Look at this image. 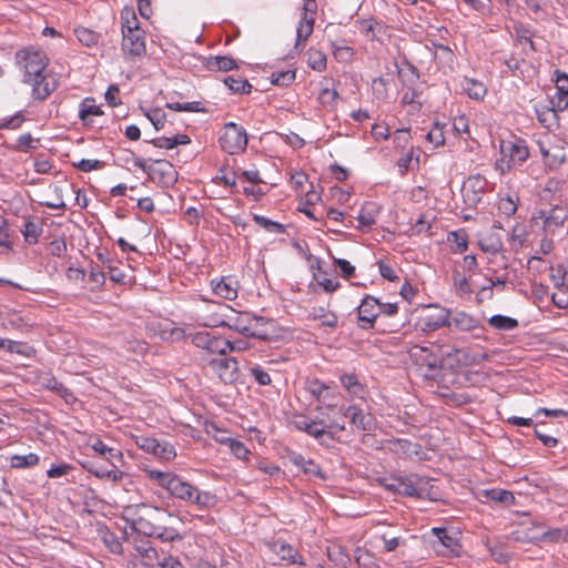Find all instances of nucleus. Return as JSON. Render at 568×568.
<instances>
[{"instance_id": "obj_43", "label": "nucleus", "mask_w": 568, "mask_h": 568, "mask_svg": "<svg viewBox=\"0 0 568 568\" xmlns=\"http://www.w3.org/2000/svg\"><path fill=\"white\" fill-rule=\"evenodd\" d=\"M0 348L6 349L9 353H16L20 355H28L30 347L21 342H14L7 338H0Z\"/></svg>"}, {"instance_id": "obj_48", "label": "nucleus", "mask_w": 568, "mask_h": 568, "mask_svg": "<svg viewBox=\"0 0 568 568\" xmlns=\"http://www.w3.org/2000/svg\"><path fill=\"white\" fill-rule=\"evenodd\" d=\"M308 65L313 70L323 71L326 68V55L318 50H310Z\"/></svg>"}, {"instance_id": "obj_60", "label": "nucleus", "mask_w": 568, "mask_h": 568, "mask_svg": "<svg viewBox=\"0 0 568 568\" xmlns=\"http://www.w3.org/2000/svg\"><path fill=\"white\" fill-rule=\"evenodd\" d=\"M93 474L99 478L108 479V480H111L114 483L122 480V478L125 476V474L123 471H121L116 468H113L110 470L98 469V470L93 471Z\"/></svg>"}, {"instance_id": "obj_42", "label": "nucleus", "mask_w": 568, "mask_h": 568, "mask_svg": "<svg viewBox=\"0 0 568 568\" xmlns=\"http://www.w3.org/2000/svg\"><path fill=\"white\" fill-rule=\"evenodd\" d=\"M121 27L122 30H138L141 29L139 26V20L135 16L133 9L124 8L121 12Z\"/></svg>"}, {"instance_id": "obj_12", "label": "nucleus", "mask_w": 568, "mask_h": 568, "mask_svg": "<svg viewBox=\"0 0 568 568\" xmlns=\"http://www.w3.org/2000/svg\"><path fill=\"white\" fill-rule=\"evenodd\" d=\"M24 83L32 87V98L34 100H45L58 87V79L51 71H45L40 77L29 78Z\"/></svg>"}, {"instance_id": "obj_46", "label": "nucleus", "mask_w": 568, "mask_h": 568, "mask_svg": "<svg viewBox=\"0 0 568 568\" xmlns=\"http://www.w3.org/2000/svg\"><path fill=\"white\" fill-rule=\"evenodd\" d=\"M295 80V71L286 70L280 72H273L271 75V82L274 85L287 87Z\"/></svg>"}, {"instance_id": "obj_53", "label": "nucleus", "mask_w": 568, "mask_h": 568, "mask_svg": "<svg viewBox=\"0 0 568 568\" xmlns=\"http://www.w3.org/2000/svg\"><path fill=\"white\" fill-rule=\"evenodd\" d=\"M544 541L550 540L554 542H568V527L567 528H557L542 532Z\"/></svg>"}, {"instance_id": "obj_23", "label": "nucleus", "mask_w": 568, "mask_h": 568, "mask_svg": "<svg viewBox=\"0 0 568 568\" xmlns=\"http://www.w3.org/2000/svg\"><path fill=\"white\" fill-rule=\"evenodd\" d=\"M539 525L521 526L511 532V538L517 542L537 544L544 541L542 532L538 534Z\"/></svg>"}, {"instance_id": "obj_61", "label": "nucleus", "mask_w": 568, "mask_h": 568, "mask_svg": "<svg viewBox=\"0 0 568 568\" xmlns=\"http://www.w3.org/2000/svg\"><path fill=\"white\" fill-rule=\"evenodd\" d=\"M73 165L82 172H90L102 169L104 166V162L100 160L82 159L78 163H73Z\"/></svg>"}, {"instance_id": "obj_14", "label": "nucleus", "mask_w": 568, "mask_h": 568, "mask_svg": "<svg viewBox=\"0 0 568 568\" xmlns=\"http://www.w3.org/2000/svg\"><path fill=\"white\" fill-rule=\"evenodd\" d=\"M150 180L161 186L169 187L178 180V172L172 163L165 160H156L150 170Z\"/></svg>"}, {"instance_id": "obj_59", "label": "nucleus", "mask_w": 568, "mask_h": 568, "mask_svg": "<svg viewBox=\"0 0 568 568\" xmlns=\"http://www.w3.org/2000/svg\"><path fill=\"white\" fill-rule=\"evenodd\" d=\"M136 445L142 450L154 455L156 447H159V440L152 437L141 436L136 438Z\"/></svg>"}, {"instance_id": "obj_37", "label": "nucleus", "mask_w": 568, "mask_h": 568, "mask_svg": "<svg viewBox=\"0 0 568 568\" xmlns=\"http://www.w3.org/2000/svg\"><path fill=\"white\" fill-rule=\"evenodd\" d=\"M224 83L234 93H250L252 89V84L247 80L231 75L224 79Z\"/></svg>"}, {"instance_id": "obj_20", "label": "nucleus", "mask_w": 568, "mask_h": 568, "mask_svg": "<svg viewBox=\"0 0 568 568\" xmlns=\"http://www.w3.org/2000/svg\"><path fill=\"white\" fill-rule=\"evenodd\" d=\"M211 285L213 292L222 298L232 301L237 297L239 284L231 276L222 277L219 281L212 280Z\"/></svg>"}, {"instance_id": "obj_21", "label": "nucleus", "mask_w": 568, "mask_h": 568, "mask_svg": "<svg viewBox=\"0 0 568 568\" xmlns=\"http://www.w3.org/2000/svg\"><path fill=\"white\" fill-rule=\"evenodd\" d=\"M478 245L483 252L490 255H497L504 251L503 241L496 231H489L480 235Z\"/></svg>"}, {"instance_id": "obj_35", "label": "nucleus", "mask_w": 568, "mask_h": 568, "mask_svg": "<svg viewBox=\"0 0 568 568\" xmlns=\"http://www.w3.org/2000/svg\"><path fill=\"white\" fill-rule=\"evenodd\" d=\"M143 114L150 120L156 131L163 129L166 115L160 108L144 109L141 108Z\"/></svg>"}, {"instance_id": "obj_39", "label": "nucleus", "mask_w": 568, "mask_h": 568, "mask_svg": "<svg viewBox=\"0 0 568 568\" xmlns=\"http://www.w3.org/2000/svg\"><path fill=\"white\" fill-rule=\"evenodd\" d=\"M313 316L314 318L320 320L324 326L333 328L337 325V316L335 313L327 311L322 306L314 308Z\"/></svg>"}, {"instance_id": "obj_34", "label": "nucleus", "mask_w": 568, "mask_h": 568, "mask_svg": "<svg viewBox=\"0 0 568 568\" xmlns=\"http://www.w3.org/2000/svg\"><path fill=\"white\" fill-rule=\"evenodd\" d=\"M488 323L491 327L500 331H511L518 326L516 318L505 315H494L489 318Z\"/></svg>"}, {"instance_id": "obj_40", "label": "nucleus", "mask_w": 568, "mask_h": 568, "mask_svg": "<svg viewBox=\"0 0 568 568\" xmlns=\"http://www.w3.org/2000/svg\"><path fill=\"white\" fill-rule=\"evenodd\" d=\"M487 550L491 558L498 564H507L510 559L509 554L505 550V546L503 544L491 545L490 542H486Z\"/></svg>"}, {"instance_id": "obj_52", "label": "nucleus", "mask_w": 568, "mask_h": 568, "mask_svg": "<svg viewBox=\"0 0 568 568\" xmlns=\"http://www.w3.org/2000/svg\"><path fill=\"white\" fill-rule=\"evenodd\" d=\"M486 496L497 503L510 504L514 501V495L508 490L503 489H489L486 490Z\"/></svg>"}, {"instance_id": "obj_49", "label": "nucleus", "mask_w": 568, "mask_h": 568, "mask_svg": "<svg viewBox=\"0 0 568 568\" xmlns=\"http://www.w3.org/2000/svg\"><path fill=\"white\" fill-rule=\"evenodd\" d=\"M454 287L456 294L460 297H466L470 294V286L468 280L459 272L454 273Z\"/></svg>"}, {"instance_id": "obj_10", "label": "nucleus", "mask_w": 568, "mask_h": 568, "mask_svg": "<svg viewBox=\"0 0 568 568\" xmlns=\"http://www.w3.org/2000/svg\"><path fill=\"white\" fill-rule=\"evenodd\" d=\"M250 314H235L234 317H230L225 321L223 315L213 313L201 317V325L205 327H219L226 326L231 329L236 331L245 336L251 333V320H254Z\"/></svg>"}, {"instance_id": "obj_15", "label": "nucleus", "mask_w": 568, "mask_h": 568, "mask_svg": "<svg viewBox=\"0 0 568 568\" xmlns=\"http://www.w3.org/2000/svg\"><path fill=\"white\" fill-rule=\"evenodd\" d=\"M448 310L440 307H428L418 320V325L424 332H433L440 327H447Z\"/></svg>"}, {"instance_id": "obj_33", "label": "nucleus", "mask_w": 568, "mask_h": 568, "mask_svg": "<svg viewBox=\"0 0 568 568\" xmlns=\"http://www.w3.org/2000/svg\"><path fill=\"white\" fill-rule=\"evenodd\" d=\"M39 456L34 453L28 455H13L10 458V466L12 468H31L39 464Z\"/></svg>"}, {"instance_id": "obj_19", "label": "nucleus", "mask_w": 568, "mask_h": 568, "mask_svg": "<svg viewBox=\"0 0 568 568\" xmlns=\"http://www.w3.org/2000/svg\"><path fill=\"white\" fill-rule=\"evenodd\" d=\"M344 416L361 430L371 432L376 427V419L369 413H364L357 406H348L344 410Z\"/></svg>"}, {"instance_id": "obj_6", "label": "nucleus", "mask_w": 568, "mask_h": 568, "mask_svg": "<svg viewBox=\"0 0 568 568\" xmlns=\"http://www.w3.org/2000/svg\"><path fill=\"white\" fill-rule=\"evenodd\" d=\"M293 425L296 429L305 432L307 435L314 437L320 442V444L325 443V437L328 439H333V436L331 434V429H335L338 432H342L345 429V426L342 424H338L334 420H331L328 424L325 423V420H313L304 416L297 417Z\"/></svg>"}, {"instance_id": "obj_30", "label": "nucleus", "mask_w": 568, "mask_h": 568, "mask_svg": "<svg viewBox=\"0 0 568 568\" xmlns=\"http://www.w3.org/2000/svg\"><path fill=\"white\" fill-rule=\"evenodd\" d=\"M536 113L539 123L548 130L558 128V115L554 112V109H550V106L544 105L536 108Z\"/></svg>"}, {"instance_id": "obj_36", "label": "nucleus", "mask_w": 568, "mask_h": 568, "mask_svg": "<svg viewBox=\"0 0 568 568\" xmlns=\"http://www.w3.org/2000/svg\"><path fill=\"white\" fill-rule=\"evenodd\" d=\"M24 241L29 244H34L38 242L40 234L42 233V227L32 220H29L24 223L23 229L21 230Z\"/></svg>"}, {"instance_id": "obj_8", "label": "nucleus", "mask_w": 568, "mask_h": 568, "mask_svg": "<svg viewBox=\"0 0 568 568\" xmlns=\"http://www.w3.org/2000/svg\"><path fill=\"white\" fill-rule=\"evenodd\" d=\"M433 479L416 474L398 476V494L420 499L430 498Z\"/></svg>"}, {"instance_id": "obj_4", "label": "nucleus", "mask_w": 568, "mask_h": 568, "mask_svg": "<svg viewBox=\"0 0 568 568\" xmlns=\"http://www.w3.org/2000/svg\"><path fill=\"white\" fill-rule=\"evenodd\" d=\"M439 352L442 368L453 371L479 364L485 358L484 354L471 352L466 347L442 346Z\"/></svg>"}, {"instance_id": "obj_7", "label": "nucleus", "mask_w": 568, "mask_h": 568, "mask_svg": "<svg viewBox=\"0 0 568 568\" xmlns=\"http://www.w3.org/2000/svg\"><path fill=\"white\" fill-rule=\"evenodd\" d=\"M221 148L229 154H240L246 150L247 133L246 130L234 122L224 124L220 136Z\"/></svg>"}, {"instance_id": "obj_55", "label": "nucleus", "mask_w": 568, "mask_h": 568, "mask_svg": "<svg viewBox=\"0 0 568 568\" xmlns=\"http://www.w3.org/2000/svg\"><path fill=\"white\" fill-rule=\"evenodd\" d=\"M213 336L214 335H212L210 332H206V331L197 332L195 334H189V337H191L192 343L196 347L203 348V349L207 348Z\"/></svg>"}, {"instance_id": "obj_18", "label": "nucleus", "mask_w": 568, "mask_h": 568, "mask_svg": "<svg viewBox=\"0 0 568 568\" xmlns=\"http://www.w3.org/2000/svg\"><path fill=\"white\" fill-rule=\"evenodd\" d=\"M447 327L452 332H471L479 327L478 321L465 312L448 311Z\"/></svg>"}, {"instance_id": "obj_25", "label": "nucleus", "mask_w": 568, "mask_h": 568, "mask_svg": "<svg viewBox=\"0 0 568 568\" xmlns=\"http://www.w3.org/2000/svg\"><path fill=\"white\" fill-rule=\"evenodd\" d=\"M392 450L404 457L419 456L422 446L418 443L405 438H398L390 442Z\"/></svg>"}, {"instance_id": "obj_62", "label": "nucleus", "mask_w": 568, "mask_h": 568, "mask_svg": "<svg viewBox=\"0 0 568 568\" xmlns=\"http://www.w3.org/2000/svg\"><path fill=\"white\" fill-rule=\"evenodd\" d=\"M435 45V59L438 61H445L447 63L454 62V53L453 51L443 44H434Z\"/></svg>"}, {"instance_id": "obj_9", "label": "nucleus", "mask_w": 568, "mask_h": 568, "mask_svg": "<svg viewBox=\"0 0 568 568\" xmlns=\"http://www.w3.org/2000/svg\"><path fill=\"white\" fill-rule=\"evenodd\" d=\"M18 63L23 68V82L29 78L40 77L47 71L48 59L42 51L33 49H23L17 53Z\"/></svg>"}, {"instance_id": "obj_50", "label": "nucleus", "mask_w": 568, "mask_h": 568, "mask_svg": "<svg viewBox=\"0 0 568 568\" xmlns=\"http://www.w3.org/2000/svg\"><path fill=\"white\" fill-rule=\"evenodd\" d=\"M327 386L320 382L318 379H308L305 383V389L316 399L321 400L324 396L325 390H327Z\"/></svg>"}, {"instance_id": "obj_24", "label": "nucleus", "mask_w": 568, "mask_h": 568, "mask_svg": "<svg viewBox=\"0 0 568 568\" xmlns=\"http://www.w3.org/2000/svg\"><path fill=\"white\" fill-rule=\"evenodd\" d=\"M541 217H544V229L547 232H555L556 229L564 225L568 215L562 207L556 206L551 209L548 214L541 213Z\"/></svg>"}, {"instance_id": "obj_57", "label": "nucleus", "mask_w": 568, "mask_h": 568, "mask_svg": "<svg viewBox=\"0 0 568 568\" xmlns=\"http://www.w3.org/2000/svg\"><path fill=\"white\" fill-rule=\"evenodd\" d=\"M554 74L557 93L568 95V74L559 69L555 70Z\"/></svg>"}, {"instance_id": "obj_56", "label": "nucleus", "mask_w": 568, "mask_h": 568, "mask_svg": "<svg viewBox=\"0 0 568 568\" xmlns=\"http://www.w3.org/2000/svg\"><path fill=\"white\" fill-rule=\"evenodd\" d=\"M201 103L200 102H187V103H180V102H171L166 103V108L178 111V112H199L201 111Z\"/></svg>"}, {"instance_id": "obj_13", "label": "nucleus", "mask_w": 568, "mask_h": 568, "mask_svg": "<svg viewBox=\"0 0 568 568\" xmlns=\"http://www.w3.org/2000/svg\"><path fill=\"white\" fill-rule=\"evenodd\" d=\"M122 51L129 57H140L145 52V36L142 29L122 31Z\"/></svg>"}, {"instance_id": "obj_58", "label": "nucleus", "mask_w": 568, "mask_h": 568, "mask_svg": "<svg viewBox=\"0 0 568 568\" xmlns=\"http://www.w3.org/2000/svg\"><path fill=\"white\" fill-rule=\"evenodd\" d=\"M250 373L251 376L255 379V382L261 386L270 385L272 382L270 374L258 365L253 366L250 369Z\"/></svg>"}, {"instance_id": "obj_38", "label": "nucleus", "mask_w": 568, "mask_h": 568, "mask_svg": "<svg viewBox=\"0 0 568 568\" xmlns=\"http://www.w3.org/2000/svg\"><path fill=\"white\" fill-rule=\"evenodd\" d=\"M253 221L261 227H263L264 230L271 232V233H275V234H282L285 232V227L283 224L278 223V222H275V221H272L265 216H262V215H257L255 214L253 216Z\"/></svg>"}, {"instance_id": "obj_22", "label": "nucleus", "mask_w": 568, "mask_h": 568, "mask_svg": "<svg viewBox=\"0 0 568 568\" xmlns=\"http://www.w3.org/2000/svg\"><path fill=\"white\" fill-rule=\"evenodd\" d=\"M248 336L256 337L263 341H271L275 337L273 323L262 317L251 320V333Z\"/></svg>"}, {"instance_id": "obj_5", "label": "nucleus", "mask_w": 568, "mask_h": 568, "mask_svg": "<svg viewBox=\"0 0 568 568\" xmlns=\"http://www.w3.org/2000/svg\"><path fill=\"white\" fill-rule=\"evenodd\" d=\"M410 359L419 366L420 374L425 378L434 379L438 376L440 366V357L438 358L427 346L414 345L408 349Z\"/></svg>"}, {"instance_id": "obj_63", "label": "nucleus", "mask_w": 568, "mask_h": 568, "mask_svg": "<svg viewBox=\"0 0 568 568\" xmlns=\"http://www.w3.org/2000/svg\"><path fill=\"white\" fill-rule=\"evenodd\" d=\"M337 98H338V93L336 90H331L328 88H324L320 92L318 101L322 105L332 106L335 104V101Z\"/></svg>"}, {"instance_id": "obj_27", "label": "nucleus", "mask_w": 568, "mask_h": 568, "mask_svg": "<svg viewBox=\"0 0 568 568\" xmlns=\"http://www.w3.org/2000/svg\"><path fill=\"white\" fill-rule=\"evenodd\" d=\"M314 22L315 18H301L296 29L295 49L302 50L304 48L305 42L313 32Z\"/></svg>"}, {"instance_id": "obj_64", "label": "nucleus", "mask_w": 568, "mask_h": 568, "mask_svg": "<svg viewBox=\"0 0 568 568\" xmlns=\"http://www.w3.org/2000/svg\"><path fill=\"white\" fill-rule=\"evenodd\" d=\"M384 542V549L387 552L396 550L399 546L404 545L405 541L400 537L388 536L387 534H383L381 536Z\"/></svg>"}, {"instance_id": "obj_54", "label": "nucleus", "mask_w": 568, "mask_h": 568, "mask_svg": "<svg viewBox=\"0 0 568 568\" xmlns=\"http://www.w3.org/2000/svg\"><path fill=\"white\" fill-rule=\"evenodd\" d=\"M154 456L162 460H171L176 456L174 447L168 442H160Z\"/></svg>"}, {"instance_id": "obj_3", "label": "nucleus", "mask_w": 568, "mask_h": 568, "mask_svg": "<svg viewBox=\"0 0 568 568\" xmlns=\"http://www.w3.org/2000/svg\"><path fill=\"white\" fill-rule=\"evenodd\" d=\"M500 160L496 163L501 173L509 171L513 166L521 165L529 156L526 141L519 138L500 141Z\"/></svg>"}, {"instance_id": "obj_45", "label": "nucleus", "mask_w": 568, "mask_h": 568, "mask_svg": "<svg viewBox=\"0 0 568 568\" xmlns=\"http://www.w3.org/2000/svg\"><path fill=\"white\" fill-rule=\"evenodd\" d=\"M342 385L354 396H362L363 386L355 375H344L341 377Z\"/></svg>"}, {"instance_id": "obj_31", "label": "nucleus", "mask_w": 568, "mask_h": 568, "mask_svg": "<svg viewBox=\"0 0 568 568\" xmlns=\"http://www.w3.org/2000/svg\"><path fill=\"white\" fill-rule=\"evenodd\" d=\"M462 87L464 91L467 93V95L475 100L483 99L487 92V89L484 85V83L474 79L465 78L462 83Z\"/></svg>"}, {"instance_id": "obj_29", "label": "nucleus", "mask_w": 568, "mask_h": 568, "mask_svg": "<svg viewBox=\"0 0 568 568\" xmlns=\"http://www.w3.org/2000/svg\"><path fill=\"white\" fill-rule=\"evenodd\" d=\"M205 67L210 71H230L236 68V62L226 55L210 57Z\"/></svg>"}, {"instance_id": "obj_1", "label": "nucleus", "mask_w": 568, "mask_h": 568, "mask_svg": "<svg viewBox=\"0 0 568 568\" xmlns=\"http://www.w3.org/2000/svg\"><path fill=\"white\" fill-rule=\"evenodd\" d=\"M142 470L153 485L161 487L175 499L195 505L201 509L215 505V496L212 493L200 490L171 470H159L146 465Z\"/></svg>"}, {"instance_id": "obj_17", "label": "nucleus", "mask_w": 568, "mask_h": 568, "mask_svg": "<svg viewBox=\"0 0 568 568\" xmlns=\"http://www.w3.org/2000/svg\"><path fill=\"white\" fill-rule=\"evenodd\" d=\"M220 379L225 384H232L239 377L237 361L233 357L216 358L211 362Z\"/></svg>"}, {"instance_id": "obj_47", "label": "nucleus", "mask_w": 568, "mask_h": 568, "mask_svg": "<svg viewBox=\"0 0 568 568\" xmlns=\"http://www.w3.org/2000/svg\"><path fill=\"white\" fill-rule=\"evenodd\" d=\"M448 241L456 244L455 253H463L467 250L468 240L464 231H454L448 234Z\"/></svg>"}, {"instance_id": "obj_16", "label": "nucleus", "mask_w": 568, "mask_h": 568, "mask_svg": "<svg viewBox=\"0 0 568 568\" xmlns=\"http://www.w3.org/2000/svg\"><path fill=\"white\" fill-rule=\"evenodd\" d=\"M432 534L437 538L439 545L445 548V551H442V554L453 556L460 554L462 546L458 539V532L449 531L447 528L435 527L432 529ZM437 551L440 552L438 549Z\"/></svg>"}, {"instance_id": "obj_44", "label": "nucleus", "mask_w": 568, "mask_h": 568, "mask_svg": "<svg viewBox=\"0 0 568 568\" xmlns=\"http://www.w3.org/2000/svg\"><path fill=\"white\" fill-rule=\"evenodd\" d=\"M74 34L77 39L87 47H92L98 43L99 36L83 27L74 29Z\"/></svg>"}, {"instance_id": "obj_2", "label": "nucleus", "mask_w": 568, "mask_h": 568, "mask_svg": "<svg viewBox=\"0 0 568 568\" xmlns=\"http://www.w3.org/2000/svg\"><path fill=\"white\" fill-rule=\"evenodd\" d=\"M129 510L134 516L132 528L135 531L162 541H174L182 538L172 526L175 516L166 509L142 503L130 507Z\"/></svg>"}, {"instance_id": "obj_51", "label": "nucleus", "mask_w": 568, "mask_h": 568, "mask_svg": "<svg viewBox=\"0 0 568 568\" xmlns=\"http://www.w3.org/2000/svg\"><path fill=\"white\" fill-rule=\"evenodd\" d=\"M227 347H230V341L214 335L205 351L212 354L225 355Z\"/></svg>"}, {"instance_id": "obj_32", "label": "nucleus", "mask_w": 568, "mask_h": 568, "mask_svg": "<svg viewBox=\"0 0 568 568\" xmlns=\"http://www.w3.org/2000/svg\"><path fill=\"white\" fill-rule=\"evenodd\" d=\"M383 30V26L375 19H365L359 21V31L365 34L368 40H378V33Z\"/></svg>"}, {"instance_id": "obj_11", "label": "nucleus", "mask_w": 568, "mask_h": 568, "mask_svg": "<svg viewBox=\"0 0 568 568\" xmlns=\"http://www.w3.org/2000/svg\"><path fill=\"white\" fill-rule=\"evenodd\" d=\"M356 312L358 326L363 329H371L381 314V302L372 295H366L357 306Z\"/></svg>"}, {"instance_id": "obj_28", "label": "nucleus", "mask_w": 568, "mask_h": 568, "mask_svg": "<svg viewBox=\"0 0 568 568\" xmlns=\"http://www.w3.org/2000/svg\"><path fill=\"white\" fill-rule=\"evenodd\" d=\"M379 206L375 202H366L358 214V222L364 227H371L376 223V219L379 214Z\"/></svg>"}, {"instance_id": "obj_41", "label": "nucleus", "mask_w": 568, "mask_h": 568, "mask_svg": "<svg viewBox=\"0 0 568 568\" xmlns=\"http://www.w3.org/2000/svg\"><path fill=\"white\" fill-rule=\"evenodd\" d=\"M275 551L277 555L284 559L290 561L291 564L298 562L297 558L300 557L297 551L288 544L285 542H278L275 544Z\"/></svg>"}, {"instance_id": "obj_26", "label": "nucleus", "mask_w": 568, "mask_h": 568, "mask_svg": "<svg viewBox=\"0 0 568 568\" xmlns=\"http://www.w3.org/2000/svg\"><path fill=\"white\" fill-rule=\"evenodd\" d=\"M160 562V556L156 550H145L144 555H134L129 565L131 568H155Z\"/></svg>"}]
</instances>
